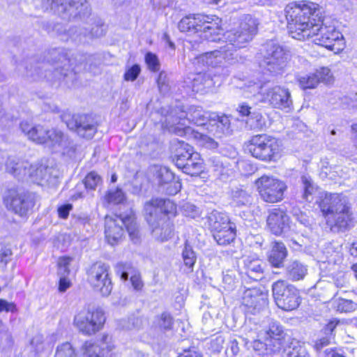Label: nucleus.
<instances>
[{
    "label": "nucleus",
    "instance_id": "1",
    "mask_svg": "<svg viewBox=\"0 0 357 357\" xmlns=\"http://www.w3.org/2000/svg\"><path fill=\"white\" fill-rule=\"evenodd\" d=\"M287 29L293 38L304 40L313 37L319 29L318 5L312 2L291 3L285 8Z\"/></svg>",
    "mask_w": 357,
    "mask_h": 357
},
{
    "label": "nucleus",
    "instance_id": "2",
    "mask_svg": "<svg viewBox=\"0 0 357 357\" xmlns=\"http://www.w3.org/2000/svg\"><path fill=\"white\" fill-rule=\"evenodd\" d=\"M176 209V205L169 199H154L145 204L146 219L156 240L163 242L172 238L173 224L167 216L174 215Z\"/></svg>",
    "mask_w": 357,
    "mask_h": 357
},
{
    "label": "nucleus",
    "instance_id": "3",
    "mask_svg": "<svg viewBox=\"0 0 357 357\" xmlns=\"http://www.w3.org/2000/svg\"><path fill=\"white\" fill-rule=\"evenodd\" d=\"M105 234L108 243L112 245L119 243L124 234L123 226L134 243L139 241L140 234L134 212L130 211L128 214L107 215L105 219Z\"/></svg>",
    "mask_w": 357,
    "mask_h": 357
},
{
    "label": "nucleus",
    "instance_id": "4",
    "mask_svg": "<svg viewBox=\"0 0 357 357\" xmlns=\"http://www.w3.org/2000/svg\"><path fill=\"white\" fill-rule=\"evenodd\" d=\"M327 224L333 230L346 229L351 220L349 207L338 194H326L320 203Z\"/></svg>",
    "mask_w": 357,
    "mask_h": 357
},
{
    "label": "nucleus",
    "instance_id": "5",
    "mask_svg": "<svg viewBox=\"0 0 357 357\" xmlns=\"http://www.w3.org/2000/svg\"><path fill=\"white\" fill-rule=\"evenodd\" d=\"M246 149L252 157L264 162L278 160L282 151L279 140L267 135L252 136Z\"/></svg>",
    "mask_w": 357,
    "mask_h": 357
},
{
    "label": "nucleus",
    "instance_id": "6",
    "mask_svg": "<svg viewBox=\"0 0 357 357\" xmlns=\"http://www.w3.org/2000/svg\"><path fill=\"white\" fill-rule=\"evenodd\" d=\"M258 25L259 22L255 17L250 15H245L236 29L225 33V38L228 42L225 46H229L233 53L235 48L244 47L257 34Z\"/></svg>",
    "mask_w": 357,
    "mask_h": 357
},
{
    "label": "nucleus",
    "instance_id": "7",
    "mask_svg": "<svg viewBox=\"0 0 357 357\" xmlns=\"http://www.w3.org/2000/svg\"><path fill=\"white\" fill-rule=\"evenodd\" d=\"M105 321L102 310L89 306L80 310L74 317L73 324L82 334L91 335L99 331Z\"/></svg>",
    "mask_w": 357,
    "mask_h": 357
},
{
    "label": "nucleus",
    "instance_id": "8",
    "mask_svg": "<svg viewBox=\"0 0 357 357\" xmlns=\"http://www.w3.org/2000/svg\"><path fill=\"white\" fill-rule=\"evenodd\" d=\"M290 59L289 51L273 41L266 44V54L260 66L267 72L277 75L282 72Z\"/></svg>",
    "mask_w": 357,
    "mask_h": 357
},
{
    "label": "nucleus",
    "instance_id": "9",
    "mask_svg": "<svg viewBox=\"0 0 357 357\" xmlns=\"http://www.w3.org/2000/svg\"><path fill=\"white\" fill-rule=\"evenodd\" d=\"M272 291L277 306L283 310H294L301 303V296L298 289L284 280L273 282Z\"/></svg>",
    "mask_w": 357,
    "mask_h": 357
},
{
    "label": "nucleus",
    "instance_id": "10",
    "mask_svg": "<svg viewBox=\"0 0 357 357\" xmlns=\"http://www.w3.org/2000/svg\"><path fill=\"white\" fill-rule=\"evenodd\" d=\"M255 184L261 198L269 203L281 201L287 190L286 183L273 176L264 175L256 181Z\"/></svg>",
    "mask_w": 357,
    "mask_h": 357
},
{
    "label": "nucleus",
    "instance_id": "11",
    "mask_svg": "<svg viewBox=\"0 0 357 357\" xmlns=\"http://www.w3.org/2000/svg\"><path fill=\"white\" fill-rule=\"evenodd\" d=\"M48 1L50 0H47ZM46 8L56 10L64 15V17L85 19L90 15L91 9L86 0H50Z\"/></svg>",
    "mask_w": 357,
    "mask_h": 357
},
{
    "label": "nucleus",
    "instance_id": "12",
    "mask_svg": "<svg viewBox=\"0 0 357 357\" xmlns=\"http://www.w3.org/2000/svg\"><path fill=\"white\" fill-rule=\"evenodd\" d=\"M3 202L8 210L21 217L26 216L35 205L33 195L20 193L15 189H9L5 192Z\"/></svg>",
    "mask_w": 357,
    "mask_h": 357
},
{
    "label": "nucleus",
    "instance_id": "13",
    "mask_svg": "<svg viewBox=\"0 0 357 357\" xmlns=\"http://www.w3.org/2000/svg\"><path fill=\"white\" fill-rule=\"evenodd\" d=\"M109 267L101 262L93 264L87 271V280L93 288L103 296H109L112 283L109 276Z\"/></svg>",
    "mask_w": 357,
    "mask_h": 357
},
{
    "label": "nucleus",
    "instance_id": "14",
    "mask_svg": "<svg viewBox=\"0 0 357 357\" xmlns=\"http://www.w3.org/2000/svg\"><path fill=\"white\" fill-rule=\"evenodd\" d=\"M313 37L316 44L333 51L339 52L345 47L342 33L333 26H322L321 22H319V29Z\"/></svg>",
    "mask_w": 357,
    "mask_h": 357
},
{
    "label": "nucleus",
    "instance_id": "15",
    "mask_svg": "<svg viewBox=\"0 0 357 357\" xmlns=\"http://www.w3.org/2000/svg\"><path fill=\"white\" fill-rule=\"evenodd\" d=\"M241 301L248 312L255 314L268 306V292L264 287L245 288Z\"/></svg>",
    "mask_w": 357,
    "mask_h": 357
},
{
    "label": "nucleus",
    "instance_id": "16",
    "mask_svg": "<svg viewBox=\"0 0 357 357\" xmlns=\"http://www.w3.org/2000/svg\"><path fill=\"white\" fill-rule=\"evenodd\" d=\"M115 345L112 337L103 335L98 343L86 341L81 347L82 357H112Z\"/></svg>",
    "mask_w": 357,
    "mask_h": 357
},
{
    "label": "nucleus",
    "instance_id": "17",
    "mask_svg": "<svg viewBox=\"0 0 357 357\" xmlns=\"http://www.w3.org/2000/svg\"><path fill=\"white\" fill-rule=\"evenodd\" d=\"M63 121L67 127L82 137L91 139L96 132V126L93 121L86 115L76 114L71 116L70 114H64L61 116Z\"/></svg>",
    "mask_w": 357,
    "mask_h": 357
},
{
    "label": "nucleus",
    "instance_id": "18",
    "mask_svg": "<svg viewBox=\"0 0 357 357\" xmlns=\"http://www.w3.org/2000/svg\"><path fill=\"white\" fill-rule=\"evenodd\" d=\"M199 61L213 68L226 66V64L234 63L236 61V56L231 52L229 46L221 47L220 50L206 52L198 57Z\"/></svg>",
    "mask_w": 357,
    "mask_h": 357
},
{
    "label": "nucleus",
    "instance_id": "19",
    "mask_svg": "<svg viewBox=\"0 0 357 357\" xmlns=\"http://www.w3.org/2000/svg\"><path fill=\"white\" fill-rule=\"evenodd\" d=\"M264 98L273 107L280 109L289 111L293 105L289 90L280 86L268 88Z\"/></svg>",
    "mask_w": 357,
    "mask_h": 357
},
{
    "label": "nucleus",
    "instance_id": "20",
    "mask_svg": "<svg viewBox=\"0 0 357 357\" xmlns=\"http://www.w3.org/2000/svg\"><path fill=\"white\" fill-rule=\"evenodd\" d=\"M266 222L271 232L276 236L286 233L290 229L289 217L280 208L271 210Z\"/></svg>",
    "mask_w": 357,
    "mask_h": 357
},
{
    "label": "nucleus",
    "instance_id": "21",
    "mask_svg": "<svg viewBox=\"0 0 357 357\" xmlns=\"http://www.w3.org/2000/svg\"><path fill=\"white\" fill-rule=\"evenodd\" d=\"M22 132L27 138L33 142L39 144H45L46 135L48 134V126L45 124L33 125L24 121L20 123Z\"/></svg>",
    "mask_w": 357,
    "mask_h": 357
},
{
    "label": "nucleus",
    "instance_id": "22",
    "mask_svg": "<svg viewBox=\"0 0 357 357\" xmlns=\"http://www.w3.org/2000/svg\"><path fill=\"white\" fill-rule=\"evenodd\" d=\"M154 176L158 183L165 184L169 183V186L167 188V192L169 195H175L181 189V183L178 180H174V174L165 167H153Z\"/></svg>",
    "mask_w": 357,
    "mask_h": 357
},
{
    "label": "nucleus",
    "instance_id": "23",
    "mask_svg": "<svg viewBox=\"0 0 357 357\" xmlns=\"http://www.w3.org/2000/svg\"><path fill=\"white\" fill-rule=\"evenodd\" d=\"M284 331L281 324L276 321H271L268 326L264 330L265 341L268 342L275 349L280 350L284 338Z\"/></svg>",
    "mask_w": 357,
    "mask_h": 357
},
{
    "label": "nucleus",
    "instance_id": "24",
    "mask_svg": "<svg viewBox=\"0 0 357 357\" xmlns=\"http://www.w3.org/2000/svg\"><path fill=\"white\" fill-rule=\"evenodd\" d=\"M265 263L257 257L249 256L243 260V269L246 277L253 281L264 278Z\"/></svg>",
    "mask_w": 357,
    "mask_h": 357
},
{
    "label": "nucleus",
    "instance_id": "25",
    "mask_svg": "<svg viewBox=\"0 0 357 357\" xmlns=\"http://www.w3.org/2000/svg\"><path fill=\"white\" fill-rule=\"evenodd\" d=\"M205 20L207 19L204 15H189L180 20L178 27L182 32L201 33Z\"/></svg>",
    "mask_w": 357,
    "mask_h": 357
},
{
    "label": "nucleus",
    "instance_id": "26",
    "mask_svg": "<svg viewBox=\"0 0 357 357\" xmlns=\"http://www.w3.org/2000/svg\"><path fill=\"white\" fill-rule=\"evenodd\" d=\"M50 169L49 167L42 164H29L24 180L30 181L38 184L43 181H48Z\"/></svg>",
    "mask_w": 357,
    "mask_h": 357
},
{
    "label": "nucleus",
    "instance_id": "27",
    "mask_svg": "<svg viewBox=\"0 0 357 357\" xmlns=\"http://www.w3.org/2000/svg\"><path fill=\"white\" fill-rule=\"evenodd\" d=\"M6 170L18 179L24 180L29 167V162L21 160L15 156H9L6 161Z\"/></svg>",
    "mask_w": 357,
    "mask_h": 357
},
{
    "label": "nucleus",
    "instance_id": "28",
    "mask_svg": "<svg viewBox=\"0 0 357 357\" xmlns=\"http://www.w3.org/2000/svg\"><path fill=\"white\" fill-rule=\"evenodd\" d=\"M171 131L177 135L183 136L190 135L191 137L195 139L199 146H205L207 143V139L210 138L209 136L205 135L199 130H192L189 126H184L183 123H181L180 121L177 123V126H171Z\"/></svg>",
    "mask_w": 357,
    "mask_h": 357
},
{
    "label": "nucleus",
    "instance_id": "29",
    "mask_svg": "<svg viewBox=\"0 0 357 357\" xmlns=\"http://www.w3.org/2000/svg\"><path fill=\"white\" fill-rule=\"evenodd\" d=\"M287 255V250L282 242L273 243L272 249L268 255V261L272 266L280 267L282 266L284 259Z\"/></svg>",
    "mask_w": 357,
    "mask_h": 357
},
{
    "label": "nucleus",
    "instance_id": "30",
    "mask_svg": "<svg viewBox=\"0 0 357 357\" xmlns=\"http://www.w3.org/2000/svg\"><path fill=\"white\" fill-rule=\"evenodd\" d=\"M208 222L212 233H215L230 224L228 215L222 212L213 211L208 216Z\"/></svg>",
    "mask_w": 357,
    "mask_h": 357
},
{
    "label": "nucleus",
    "instance_id": "31",
    "mask_svg": "<svg viewBox=\"0 0 357 357\" xmlns=\"http://www.w3.org/2000/svg\"><path fill=\"white\" fill-rule=\"evenodd\" d=\"M205 17L207 20H205L206 22L203 23L202 31H201L199 36L207 40H219L220 38L218 36L220 34V28L216 23L212 22L213 19L211 17L208 15H205Z\"/></svg>",
    "mask_w": 357,
    "mask_h": 357
},
{
    "label": "nucleus",
    "instance_id": "32",
    "mask_svg": "<svg viewBox=\"0 0 357 357\" xmlns=\"http://www.w3.org/2000/svg\"><path fill=\"white\" fill-rule=\"evenodd\" d=\"M287 271L289 280L298 281L303 280L307 274V266L298 261H294L287 266Z\"/></svg>",
    "mask_w": 357,
    "mask_h": 357
},
{
    "label": "nucleus",
    "instance_id": "33",
    "mask_svg": "<svg viewBox=\"0 0 357 357\" xmlns=\"http://www.w3.org/2000/svg\"><path fill=\"white\" fill-rule=\"evenodd\" d=\"M203 171V160L198 153L192 154L187 159L184 166V173L191 176H198Z\"/></svg>",
    "mask_w": 357,
    "mask_h": 357
},
{
    "label": "nucleus",
    "instance_id": "34",
    "mask_svg": "<svg viewBox=\"0 0 357 357\" xmlns=\"http://www.w3.org/2000/svg\"><path fill=\"white\" fill-rule=\"evenodd\" d=\"M225 227L226 228H222L213 234L214 239L221 245L229 244L234 240L236 236V233L231 223L229 224Z\"/></svg>",
    "mask_w": 357,
    "mask_h": 357
},
{
    "label": "nucleus",
    "instance_id": "35",
    "mask_svg": "<svg viewBox=\"0 0 357 357\" xmlns=\"http://www.w3.org/2000/svg\"><path fill=\"white\" fill-rule=\"evenodd\" d=\"M215 82L210 75L199 74L193 79L192 89L197 92H204L214 86Z\"/></svg>",
    "mask_w": 357,
    "mask_h": 357
},
{
    "label": "nucleus",
    "instance_id": "36",
    "mask_svg": "<svg viewBox=\"0 0 357 357\" xmlns=\"http://www.w3.org/2000/svg\"><path fill=\"white\" fill-rule=\"evenodd\" d=\"M210 114L199 107H192L188 114V119L198 126H204L209 119Z\"/></svg>",
    "mask_w": 357,
    "mask_h": 357
},
{
    "label": "nucleus",
    "instance_id": "37",
    "mask_svg": "<svg viewBox=\"0 0 357 357\" xmlns=\"http://www.w3.org/2000/svg\"><path fill=\"white\" fill-rule=\"evenodd\" d=\"M174 324L172 316L167 312H164L156 316L153 321V326L160 331H169Z\"/></svg>",
    "mask_w": 357,
    "mask_h": 357
},
{
    "label": "nucleus",
    "instance_id": "38",
    "mask_svg": "<svg viewBox=\"0 0 357 357\" xmlns=\"http://www.w3.org/2000/svg\"><path fill=\"white\" fill-rule=\"evenodd\" d=\"M45 138V144L54 147L61 145L64 139V135L61 130L48 126V134Z\"/></svg>",
    "mask_w": 357,
    "mask_h": 357
},
{
    "label": "nucleus",
    "instance_id": "39",
    "mask_svg": "<svg viewBox=\"0 0 357 357\" xmlns=\"http://www.w3.org/2000/svg\"><path fill=\"white\" fill-rule=\"evenodd\" d=\"M252 347L256 354L262 356L270 357L272 354L279 351L278 349H275L273 346L268 344L267 341L263 342L258 340H255Z\"/></svg>",
    "mask_w": 357,
    "mask_h": 357
},
{
    "label": "nucleus",
    "instance_id": "40",
    "mask_svg": "<svg viewBox=\"0 0 357 357\" xmlns=\"http://www.w3.org/2000/svg\"><path fill=\"white\" fill-rule=\"evenodd\" d=\"M232 200L238 206L251 204L253 198L250 193L242 189H237L232 192Z\"/></svg>",
    "mask_w": 357,
    "mask_h": 357
},
{
    "label": "nucleus",
    "instance_id": "41",
    "mask_svg": "<svg viewBox=\"0 0 357 357\" xmlns=\"http://www.w3.org/2000/svg\"><path fill=\"white\" fill-rule=\"evenodd\" d=\"M210 117L214 119L215 123L218 126L221 137L230 134V120L225 115L218 116L216 114H210Z\"/></svg>",
    "mask_w": 357,
    "mask_h": 357
},
{
    "label": "nucleus",
    "instance_id": "42",
    "mask_svg": "<svg viewBox=\"0 0 357 357\" xmlns=\"http://www.w3.org/2000/svg\"><path fill=\"white\" fill-rule=\"evenodd\" d=\"M182 257L185 266L192 271L197 260V256L194 250L187 243L182 252Z\"/></svg>",
    "mask_w": 357,
    "mask_h": 357
},
{
    "label": "nucleus",
    "instance_id": "43",
    "mask_svg": "<svg viewBox=\"0 0 357 357\" xmlns=\"http://www.w3.org/2000/svg\"><path fill=\"white\" fill-rule=\"evenodd\" d=\"M54 357H77V354L70 342H64L57 346Z\"/></svg>",
    "mask_w": 357,
    "mask_h": 357
},
{
    "label": "nucleus",
    "instance_id": "44",
    "mask_svg": "<svg viewBox=\"0 0 357 357\" xmlns=\"http://www.w3.org/2000/svg\"><path fill=\"white\" fill-rule=\"evenodd\" d=\"M105 199L109 204H118L124 201L125 195L119 188L109 190L105 195Z\"/></svg>",
    "mask_w": 357,
    "mask_h": 357
},
{
    "label": "nucleus",
    "instance_id": "45",
    "mask_svg": "<svg viewBox=\"0 0 357 357\" xmlns=\"http://www.w3.org/2000/svg\"><path fill=\"white\" fill-rule=\"evenodd\" d=\"M84 183L86 189L93 190L102 183V178L96 172H91L86 176Z\"/></svg>",
    "mask_w": 357,
    "mask_h": 357
},
{
    "label": "nucleus",
    "instance_id": "46",
    "mask_svg": "<svg viewBox=\"0 0 357 357\" xmlns=\"http://www.w3.org/2000/svg\"><path fill=\"white\" fill-rule=\"evenodd\" d=\"M301 87L303 89H314L319 84V79L314 73L306 75L298 79Z\"/></svg>",
    "mask_w": 357,
    "mask_h": 357
},
{
    "label": "nucleus",
    "instance_id": "47",
    "mask_svg": "<svg viewBox=\"0 0 357 357\" xmlns=\"http://www.w3.org/2000/svg\"><path fill=\"white\" fill-rule=\"evenodd\" d=\"M314 75L318 78L319 83L321 82L325 84H331L333 82V76L331 70L327 67H322L317 69Z\"/></svg>",
    "mask_w": 357,
    "mask_h": 357
},
{
    "label": "nucleus",
    "instance_id": "48",
    "mask_svg": "<svg viewBox=\"0 0 357 357\" xmlns=\"http://www.w3.org/2000/svg\"><path fill=\"white\" fill-rule=\"evenodd\" d=\"M72 258L69 257H60L58 260V274L59 277H66L69 273V265L72 261Z\"/></svg>",
    "mask_w": 357,
    "mask_h": 357
},
{
    "label": "nucleus",
    "instance_id": "49",
    "mask_svg": "<svg viewBox=\"0 0 357 357\" xmlns=\"http://www.w3.org/2000/svg\"><path fill=\"white\" fill-rule=\"evenodd\" d=\"M250 126L253 129L262 130L266 126V121L261 114L253 112L249 119Z\"/></svg>",
    "mask_w": 357,
    "mask_h": 357
},
{
    "label": "nucleus",
    "instance_id": "50",
    "mask_svg": "<svg viewBox=\"0 0 357 357\" xmlns=\"http://www.w3.org/2000/svg\"><path fill=\"white\" fill-rule=\"evenodd\" d=\"M145 61L149 70L153 72L158 71L160 63L157 56L151 52H148L145 56Z\"/></svg>",
    "mask_w": 357,
    "mask_h": 357
},
{
    "label": "nucleus",
    "instance_id": "51",
    "mask_svg": "<svg viewBox=\"0 0 357 357\" xmlns=\"http://www.w3.org/2000/svg\"><path fill=\"white\" fill-rule=\"evenodd\" d=\"M301 180L304 189L303 198L308 200L309 196L312 195L314 192V185L311 179L306 176H302Z\"/></svg>",
    "mask_w": 357,
    "mask_h": 357
},
{
    "label": "nucleus",
    "instance_id": "52",
    "mask_svg": "<svg viewBox=\"0 0 357 357\" xmlns=\"http://www.w3.org/2000/svg\"><path fill=\"white\" fill-rule=\"evenodd\" d=\"M179 148L177 149L176 157L181 158V155H188L190 157H186V160L192 157V154L196 152L193 151V149L191 146L188 144L184 143L183 142H179Z\"/></svg>",
    "mask_w": 357,
    "mask_h": 357
},
{
    "label": "nucleus",
    "instance_id": "53",
    "mask_svg": "<svg viewBox=\"0 0 357 357\" xmlns=\"http://www.w3.org/2000/svg\"><path fill=\"white\" fill-rule=\"evenodd\" d=\"M31 345L36 353L39 354L43 351L45 349L43 336L40 334L35 335L31 341Z\"/></svg>",
    "mask_w": 357,
    "mask_h": 357
},
{
    "label": "nucleus",
    "instance_id": "54",
    "mask_svg": "<svg viewBox=\"0 0 357 357\" xmlns=\"http://www.w3.org/2000/svg\"><path fill=\"white\" fill-rule=\"evenodd\" d=\"M140 72L141 68L137 64L133 65L126 71L124 74V79L126 81L133 82L137 78Z\"/></svg>",
    "mask_w": 357,
    "mask_h": 357
},
{
    "label": "nucleus",
    "instance_id": "55",
    "mask_svg": "<svg viewBox=\"0 0 357 357\" xmlns=\"http://www.w3.org/2000/svg\"><path fill=\"white\" fill-rule=\"evenodd\" d=\"M91 22L95 24V26L91 27L90 30V34L94 37H99L103 34V30L102 29V22L101 20L98 17H93L90 19Z\"/></svg>",
    "mask_w": 357,
    "mask_h": 357
},
{
    "label": "nucleus",
    "instance_id": "56",
    "mask_svg": "<svg viewBox=\"0 0 357 357\" xmlns=\"http://www.w3.org/2000/svg\"><path fill=\"white\" fill-rule=\"evenodd\" d=\"M225 337L222 335H219L211 340V349L215 352H220L225 348Z\"/></svg>",
    "mask_w": 357,
    "mask_h": 357
},
{
    "label": "nucleus",
    "instance_id": "57",
    "mask_svg": "<svg viewBox=\"0 0 357 357\" xmlns=\"http://www.w3.org/2000/svg\"><path fill=\"white\" fill-rule=\"evenodd\" d=\"M209 134L217 138H221L220 132L218 130V126L215 123L214 119L209 116L207 123L204 126Z\"/></svg>",
    "mask_w": 357,
    "mask_h": 357
},
{
    "label": "nucleus",
    "instance_id": "58",
    "mask_svg": "<svg viewBox=\"0 0 357 357\" xmlns=\"http://www.w3.org/2000/svg\"><path fill=\"white\" fill-rule=\"evenodd\" d=\"M182 211L185 216L195 218L199 215V209L192 204L185 203L182 206Z\"/></svg>",
    "mask_w": 357,
    "mask_h": 357
},
{
    "label": "nucleus",
    "instance_id": "59",
    "mask_svg": "<svg viewBox=\"0 0 357 357\" xmlns=\"http://www.w3.org/2000/svg\"><path fill=\"white\" fill-rule=\"evenodd\" d=\"M355 303L349 300L340 299L337 305V310L340 312H350L354 310Z\"/></svg>",
    "mask_w": 357,
    "mask_h": 357
},
{
    "label": "nucleus",
    "instance_id": "60",
    "mask_svg": "<svg viewBox=\"0 0 357 357\" xmlns=\"http://www.w3.org/2000/svg\"><path fill=\"white\" fill-rule=\"evenodd\" d=\"M287 357H310L306 349L302 346L295 347L288 351Z\"/></svg>",
    "mask_w": 357,
    "mask_h": 357
},
{
    "label": "nucleus",
    "instance_id": "61",
    "mask_svg": "<svg viewBox=\"0 0 357 357\" xmlns=\"http://www.w3.org/2000/svg\"><path fill=\"white\" fill-rule=\"evenodd\" d=\"M334 338L333 334H326V336L321 337L314 343V347L317 351H319L324 347L328 345L331 340Z\"/></svg>",
    "mask_w": 357,
    "mask_h": 357
},
{
    "label": "nucleus",
    "instance_id": "62",
    "mask_svg": "<svg viewBox=\"0 0 357 357\" xmlns=\"http://www.w3.org/2000/svg\"><path fill=\"white\" fill-rule=\"evenodd\" d=\"M12 255L11 250L3 244H0V262L6 264Z\"/></svg>",
    "mask_w": 357,
    "mask_h": 357
},
{
    "label": "nucleus",
    "instance_id": "63",
    "mask_svg": "<svg viewBox=\"0 0 357 357\" xmlns=\"http://www.w3.org/2000/svg\"><path fill=\"white\" fill-rule=\"evenodd\" d=\"M16 310L15 305L13 303H9L3 299H0V312H14Z\"/></svg>",
    "mask_w": 357,
    "mask_h": 357
},
{
    "label": "nucleus",
    "instance_id": "64",
    "mask_svg": "<svg viewBox=\"0 0 357 357\" xmlns=\"http://www.w3.org/2000/svg\"><path fill=\"white\" fill-rule=\"evenodd\" d=\"M130 281L135 289L139 291L142 289L144 284L141 278L138 275H134L130 277Z\"/></svg>",
    "mask_w": 357,
    "mask_h": 357
}]
</instances>
